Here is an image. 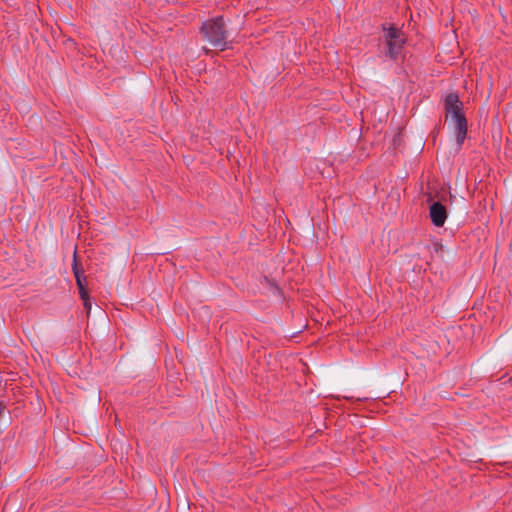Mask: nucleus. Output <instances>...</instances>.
Instances as JSON below:
<instances>
[{
	"instance_id": "obj_6",
	"label": "nucleus",
	"mask_w": 512,
	"mask_h": 512,
	"mask_svg": "<svg viewBox=\"0 0 512 512\" xmlns=\"http://www.w3.org/2000/svg\"><path fill=\"white\" fill-rule=\"evenodd\" d=\"M80 297L83 301V305L86 310V313H87V315H89L90 311H91V302H90L89 296H88V294H86L84 297L83 296H80Z\"/></svg>"
},
{
	"instance_id": "obj_2",
	"label": "nucleus",
	"mask_w": 512,
	"mask_h": 512,
	"mask_svg": "<svg viewBox=\"0 0 512 512\" xmlns=\"http://www.w3.org/2000/svg\"><path fill=\"white\" fill-rule=\"evenodd\" d=\"M444 106L447 118L450 117L453 123L456 142L460 148L467 135V120L462 112L463 104L457 94L450 93L445 98Z\"/></svg>"
},
{
	"instance_id": "obj_4",
	"label": "nucleus",
	"mask_w": 512,
	"mask_h": 512,
	"mask_svg": "<svg viewBox=\"0 0 512 512\" xmlns=\"http://www.w3.org/2000/svg\"><path fill=\"white\" fill-rule=\"evenodd\" d=\"M430 218L435 226H443L447 218V212L444 205L439 202H434L430 206Z\"/></svg>"
},
{
	"instance_id": "obj_5",
	"label": "nucleus",
	"mask_w": 512,
	"mask_h": 512,
	"mask_svg": "<svg viewBox=\"0 0 512 512\" xmlns=\"http://www.w3.org/2000/svg\"><path fill=\"white\" fill-rule=\"evenodd\" d=\"M73 272L76 279L77 286L79 288V294L80 296H85L87 293V290L85 289V276L83 275V272H81L78 267L76 260L74 259V265H73Z\"/></svg>"
},
{
	"instance_id": "obj_1",
	"label": "nucleus",
	"mask_w": 512,
	"mask_h": 512,
	"mask_svg": "<svg viewBox=\"0 0 512 512\" xmlns=\"http://www.w3.org/2000/svg\"><path fill=\"white\" fill-rule=\"evenodd\" d=\"M200 33L212 47L223 51L230 47L229 32L222 16L208 19L202 23Z\"/></svg>"
},
{
	"instance_id": "obj_3",
	"label": "nucleus",
	"mask_w": 512,
	"mask_h": 512,
	"mask_svg": "<svg viewBox=\"0 0 512 512\" xmlns=\"http://www.w3.org/2000/svg\"><path fill=\"white\" fill-rule=\"evenodd\" d=\"M385 38L388 47V55L391 58H395L405 42L403 33L399 28L391 26L387 29Z\"/></svg>"
}]
</instances>
